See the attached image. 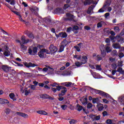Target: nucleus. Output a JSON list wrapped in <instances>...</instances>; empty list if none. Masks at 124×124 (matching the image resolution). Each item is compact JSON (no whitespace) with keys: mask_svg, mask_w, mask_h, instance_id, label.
Listing matches in <instances>:
<instances>
[{"mask_svg":"<svg viewBox=\"0 0 124 124\" xmlns=\"http://www.w3.org/2000/svg\"><path fill=\"white\" fill-rule=\"evenodd\" d=\"M74 59H77V60H80L81 62H76L75 63V64L76 66L78 67H79V66H81L82 64H85L87 62V60H88V58L87 56L84 55L82 56V58H81V56L79 55H75L74 56Z\"/></svg>","mask_w":124,"mask_h":124,"instance_id":"obj_1","label":"nucleus"},{"mask_svg":"<svg viewBox=\"0 0 124 124\" xmlns=\"http://www.w3.org/2000/svg\"><path fill=\"white\" fill-rule=\"evenodd\" d=\"M111 2V0H107L105 3L104 7L99 10L98 12L101 13L102 12H105V11H106L107 10L108 12H110V11L112 10V8L109 6H110Z\"/></svg>","mask_w":124,"mask_h":124,"instance_id":"obj_2","label":"nucleus"},{"mask_svg":"<svg viewBox=\"0 0 124 124\" xmlns=\"http://www.w3.org/2000/svg\"><path fill=\"white\" fill-rule=\"evenodd\" d=\"M91 92H93V93H98V94H101V95H103V96H104V97H107V98H109V97H110V95H109L108 93H105V92H103L100 90H97L91 88Z\"/></svg>","mask_w":124,"mask_h":124,"instance_id":"obj_3","label":"nucleus"},{"mask_svg":"<svg viewBox=\"0 0 124 124\" xmlns=\"http://www.w3.org/2000/svg\"><path fill=\"white\" fill-rule=\"evenodd\" d=\"M45 53H46V54H50L48 49H43L38 52V55L41 58H45V56L44 55Z\"/></svg>","mask_w":124,"mask_h":124,"instance_id":"obj_4","label":"nucleus"},{"mask_svg":"<svg viewBox=\"0 0 124 124\" xmlns=\"http://www.w3.org/2000/svg\"><path fill=\"white\" fill-rule=\"evenodd\" d=\"M28 53L31 56H34L35 55H36V54H37V47H32V49H31V47H30L28 49Z\"/></svg>","mask_w":124,"mask_h":124,"instance_id":"obj_5","label":"nucleus"},{"mask_svg":"<svg viewBox=\"0 0 124 124\" xmlns=\"http://www.w3.org/2000/svg\"><path fill=\"white\" fill-rule=\"evenodd\" d=\"M49 50L50 51V52L52 54H55V53H56V52H57V51H58V48H57V47L53 45H51L50 46H49Z\"/></svg>","mask_w":124,"mask_h":124,"instance_id":"obj_6","label":"nucleus"},{"mask_svg":"<svg viewBox=\"0 0 124 124\" xmlns=\"http://www.w3.org/2000/svg\"><path fill=\"white\" fill-rule=\"evenodd\" d=\"M66 44H67V42L66 41H63L62 43V45L60 46L59 52L60 53H62L64 49V46H66Z\"/></svg>","mask_w":124,"mask_h":124,"instance_id":"obj_7","label":"nucleus"},{"mask_svg":"<svg viewBox=\"0 0 124 124\" xmlns=\"http://www.w3.org/2000/svg\"><path fill=\"white\" fill-rule=\"evenodd\" d=\"M67 92V89H66V88L63 87L61 90V93L59 94V96L60 97H62V96H63L64 94H65V93Z\"/></svg>","mask_w":124,"mask_h":124,"instance_id":"obj_8","label":"nucleus"},{"mask_svg":"<svg viewBox=\"0 0 124 124\" xmlns=\"http://www.w3.org/2000/svg\"><path fill=\"white\" fill-rule=\"evenodd\" d=\"M21 42L23 44H27V43H29L30 40L28 39H26V37L25 36H22L21 38Z\"/></svg>","mask_w":124,"mask_h":124,"instance_id":"obj_9","label":"nucleus"},{"mask_svg":"<svg viewBox=\"0 0 124 124\" xmlns=\"http://www.w3.org/2000/svg\"><path fill=\"white\" fill-rule=\"evenodd\" d=\"M1 69L3 70L5 72H8L10 70V67H8V66L5 65H2L1 67Z\"/></svg>","mask_w":124,"mask_h":124,"instance_id":"obj_10","label":"nucleus"},{"mask_svg":"<svg viewBox=\"0 0 124 124\" xmlns=\"http://www.w3.org/2000/svg\"><path fill=\"white\" fill-rule=\"evenodd\" d=\"M24 65L26 67H35V66H37V65H36L34 63H32L31 62L27 63L25 62L24 63Z\"/></svg>","mask_w":124,"mask_h":124,"instance_id":"obj_11","label":"nucleus"},{"mask_svg":"<svg viewBox=\"0 0 124 124\" xmlns=\"http://www.w3.org/2000/svg\"><path fill=\"white\" fill-rule=\"evenodd\" d=\"M79 100L83 105H86L88 103L87 97H82Z\"/></svg>","mask_w":124,"mask_h":124,"instance_id":"obj_12","label":"nucleus"},{"mask_svg":"<svg viewBox=\"0 0 124 124\" xmlns=\"http://www.w3.org/2000/svg\"><path fill=\"white\" fill-rule=\"evenodd\" d=\"M9 103V101L5 99L0 98V104H7Z\"/></svg>","mask_w":124,"mask_h":124,"instance_id":"obj_13","label":"nucleus"},{"mask_svg":"<svg viewBox=\"0 0 124 124\" xmlns=\"http://www.w3.org/2000/svg\"><path fill=\"white\" fill-rule=\"evenodd\" d=\"M86 1L84 2V5H88V4H90L91 3L95 4L94 1L92 0H85Z\"/></svg>","mask_w":124,"mask_h":124,"instance_id":"obj_14","label":"nucleus"},{"mask_svg":"<svg viewBox=\"0 0 124 124\" xmlns=\"http://www.w3.org/2000/svg\"><path fill=\"white\" fill-rule=\"evenodd\" d=\"M81 46H83V44L80 43L78 44V46H75L74 48L76 49L78 52H80V48H81Z\"/></svg>","mask_w":124,"mask_h":124,"instance_id":"obj_15","label":"nucleus"},{"mask_svg":"<svg viewBox=\"0 0 124 124\" xmlns=\"http://www.w3.org/2000/svg\"><path fill=\"white\" fill-rule=\"evenodd\" d=\"M66 16L68 17V20H73V19H74V18H75V16L70 14V13L67 14Z\"/></svg>","mask_w":124,"mask_h":124,"instance_id":"obj_16","label":"nucleus"},{"mask_svg":"<svg viewBox=\"0 0 124 124\" xmlns=\"http://www.w3.org/2000/svg\"><path fill=\"white\" fill-rule=\"evenodd\" d=\"M16 115H17V116H21V117H23V118H28V117H29L27 114L21 112H16Z\"/></svg>","mask_w":124,"mask_h":124,"instance_id":"obj_17","label":"nucleus"},{"mask_svg":"<svg viewBox=\"0 0 124 124\" xmlns=\"http://www.w3.org/2000/svg\"><path fill=\"white\" fill-rule=\"evenodd\" d=\"M6 1L7 2H10V4H11V5H15V4H16V1H15V0H6Z\"/></svg>","mask_w":124,"mask_h":124,"instance_id":"obj_18","label":"nucleus"},{"mask_svg":"<svg viewBox=\"0 0 124 124\" xmlns=\"http://www.w3.org/2000/svg\"><path fill=\"white\" fill-rule=\"evenodd\" d=\"M112 47L114 49H120L121 48V46L120 45V44H119L118 43H114L112 45Z\"/></svg>","mask_w":124,"mask_h":124,"instance_id":"obj_19","label":"nucleus"},{"mask_svg":"<svg viewBox=\"0 0 124 124\" xmlns=\"http://www.w3.org/2000/svg\"><path fill=\"white\" fill-rule=\"evenodd\" d=\"M37 113L38 114H40L41 115H45L46 116L48 115V113L44 110H39L37 111Z\"/></svg>","mask_w":124,"mask_h":124,"instance_id":"obj_20","label":"nucleus"},{"mask_svg":"<svg viewBox=\"0 0 124 124\" xmlns=\"http://www.w3.org/2000/svg\"><path fill=\"white\" fill-rule=\"evenodd\" d=\"M90 117V118H92V119L95 118L96 121H99V120H100V115L95 116L94 115H91Z\"/></svg>","mask_w":124,"mask_h":124,"instance_id":"obj_21","label":"nucleus"},{"mask_svg":"<svg viewBox=\"0 0 124 124\" xmlns=\"http://www.w3.org/2000/svg\"><path fill=\"white\" fill-rule=\"evenodd\" d=\"M98 111H102L104 109L103 105L101 104H98L97 105Z\"/></svg>","mask_w":124,"mask_h":124,"instance_id":"obj_22","label":"nucleus"},{"mask_svg":"<svg viewBox=\"0 0 124 124\" xmlns=\"http://www.w3.org/2000/svg\"><path fill=\"white\" fill-rule=\"evenodd\" d=\"M94 8V6H91L88 8V10L87 11L88 14H91L92 12H93V10Z\"/></svg>","mask_w":124,"mask_h":124,"instance_id":"obj_23","label":"nucleus"},{"mask_svg":"<svg viewBox=\"0 0 124 124\" xmlns=\"http://www.w3.org/2000/svg\"><path fill=\"white\" fill-rule=\"evenodd\" d=\"M25 95H28V94L31 93V89H29V88H26L24 90Z\"/></svg>","mask_w":124,"mask_h":124,"instance_id":"obj_24","label":"nucleus"},{"mask_svg":"<svg viewBox=\"0 0 124 124\" xmlns=\"http://www.w3.org/2000/svg\"><path fill=\"white\" fill-rule=\"evenodd\" d=\"M9 96L11 99H13V100H16L17 98H16V97H15V94L14 93H11L9 94Z\"/></svg>","mask_w":124,"mask_h":124,"instance_id":"obj_25","label":"nucleus"},{"mask_svg":"<svg viewBox=\"0 0 124 124\" xmlns=\"http://www.w3.org/2000/svg\"><path fill=\"white\" fill-rule=\"evenodd\" d=\"M31 11H33L32 12L34 14H37L38 13V8L35 7L34 9H31Z\"/></svg>","mask_w":124,"mask_h":124,"instance_id":"obj_26","label":"nucleus"},{"mask_svg":"<svg viewBox=\"0 0 124 124\" xmlns=\"http://www.w3.org/2000/svg\"><path fill=\"white\" fill-rule=\"evenodd\" d=\"M61 36L63 38H64L67 36V34L65 32H62L60 33Z\"/></svg>","mask_w":124,"mask_h":124,"instance_id":"obj_27","label":"nucleus"},{"mask_svg":"<svg viewBox=\"0 0 124 124\" xmlns=\"http://www.w3.org/2000/svg\"><path fill=\"white\" fill-rule=\"evenodd\" d=\"M48 69H51V70H54V69L51 68V67L50 66H48L47 68H44L43 69V71H44V72H46V71H48Z\"/></svg>","mask_w":124,"mask_h":124,"instance_id":"obj_28","label":"nucleus"},{"mask_svg":"<svg viewBox=\"0 0 124 124\" xmlns=\"http://www.w3.org/2000/svg\"><path fill=\"white\" fill-rule=\"evenodd\" d=\"M106 51L107 53H110V52L112 51V49H111V47L108 46H107V47H106Z\"/></svg>","mask_w":124,"mask_h":124,"instance_id":"obj_29","label":"nucleus"},{"mask_svg":"<svg viewBox=\"0 0 124 124\" xmlns=\"http://www.w3.org/2000/svg\"><path fill=\"white\" fill-rule=\"evenodd\" d=\"M3 55L5 57H8L9 56H10V52L7 51H5L3 53Z\"/></svg>","mask_w":124,"mask_h":124,"instance_id":"obj_30","label":"nucleus"},{"mask_svg":"<svg viewBox=\"0 0 124 124\" xmlns=\"http://www.w3.org/2000/svg\"><path fill=\"white\" fill-rule=\"evenodd\" d=\"M63 88V86H59L58 85L56 87V91H58L59 92H60V91H61V90H62Z\"/></svg>","mask_w":124,"mask_h":124,"instance_id":"obj_31","label":"nucleus"},{"mask_svg":"<svg viewBox=\"0 0 124 124\" xmlns=\"http://www.w3.org/2000/svg\"><path fill=\"white\" fill-rule=\"evenodd\" d=\"M92 102L94 104L98 102V98H94L92 100Z\"/></svg>","mask_w":124,"mask_h":124,"instance_id":"obj_32","label":"nucleus"},{"mask_svg":"<svg viewBox=\"0 0 124 124\" xmlns=\"http://www.w3.org/2000/svg\"><path fill=\"white\" fill-rule=\"evenodd\" d=\"M67 105H63L62 106H61V108H62V110H66L67 108Z\"/></svg>","mask_w":124,"mask_h":124,"instance_id":"obj_33","label":"nucleus"},{"mask_svg":"<svg viewBox=\"0 0 124 124\" xmlns=\"http://www.w3.org/2000/svg\"><path fill=\"white\" fill-rule=\"evenodd\" d=\"M118 72L121 73V74H124V70H123V68H119L118 69Z\"/></svg>","mask_w":124,"mask_h":124,"instance_id":"obj_34","label":"nucleus"},{"mask_svg":"<svg viewBox=\"0 0 124 124\" xmlns=\"http://www.w3.org/2000/svg\"><path fill=\"white\" fill-rule=\"evenodd\" d=\"M5 113L6 114V115H9V114H10V109L9 108H6L4 110Z\"/></svg>","mask_w":124,"mask_h":124,"instance_id":"obj_35","label":"nucleus"},{"mask_svg":"<svg viewBox=\"0 0 124 124\" xmlns=\"http://www.w3.org/2000/svg\"><path fill=\"white\" fill-rule=\"evenodd\" d=\"M20 48L22 49V50H26L27 49V46L22 44V43H20Z\"/></svg>","mask_w":124,"mask_h":124,"instance_id":"obj_36","label":"nucleus"},{"mask_svg":"<svg viewBox=\"0 0 124 124\" xmlns=\"http://www.w3.org/2000/svg\"><path fill=\"white\" fill-rule=\"evenodd\" d=\"M70 124H75L77 123V121L75 120H71L69 121Z\"/></svg>","mask_w":124,"mask_h":124,"instance_id":"obj_37","label":"nucleus"},{"mask_svg":"<svg viewBox=\"0 0 124 124\" xmlns=\"http://www.w3.org/2000/svg\"><path fill=\"white\" fill-rule=\"evenodd\" d=\"M77 108H78V111H81V110L83 109V107H82L81 106H80L79 105H78Z\"/></svg>","mask_w":124,"mask_h":124,"instance_id":"obj_38","label":"nucleus"},{"mask_svg":"<svg viewBox=\"0 0 124 124\" xmlns=\"http://www.w3.org/2000/svg\"><path fill=\"white\" fill-rule=\"evenodd\" d=\"M62 11V10L60 8H58L55 10V12L56 13H61Z\"/></svg>","mask_w":124,"mask_h":124,"instance_id":"obj_39","label":"nucleus"},{"mask_svg":"<svg viewBox=\"0 0 124 124\" xmlns=\"http://www.w3.org/2000/svg\"><path fill=\"white\" fill-rule=\"evenodd\" d=\"M106 123L107 124H112V120L108 119V120H106Z\"/></svg>","mask_w":124,"mask_h":124,"instance_id":"obj_40","label":"nucleus"},{"mask_svg":"<svg viewBox=\"0 0 124 124\" xmlns=\"http://www.w3.org/2000/svg\"><path fill=\"white\" fill-rule=\"evenodd\" d=\"M105 42H106V43H108L107 44V46H108L109 45H110V39H109L108 38L106 39Z\"/></svg>","mask_w":124,"mask_h":124,"instance_id":"obj_41","label":"nucleus"},{"mask_svg":"<svg viewBox=\"0 0 124 124\" xmlns=\"http://www.w3.org/2000/svg\"><path fill=\"white\" fill-rule=\"evenodd\" d=\"M114 31L116 32H119L120 31V28L118 27H114Z\"/></svg>","mask_w":124,"mask_h":124,"instance_id":"obj_42","label":"nucleus"},{"mask_svg":"<svg viewBox=\"0 0 124 124\" xmlns=\"http://www.w3.org/2000/svg\"><path fill=\"white\" fill-rule=\"evenodd\" d=\"M93 75L94 77V78H95V79H98V77H94V76H98V74H97L96 73L94 72V73H93Z\"/></svg>","mask_w":124,"mask_h":124,"instance_id":"obj_43","label":"nucleus"},{"mask_svg":"<svg viewBox=\"0 0 124 124\" xmlns=\"http://www.w3.org/2000/svg\"><path fill=\"white\" fill-rule=\"evenodd\" d=\"M71 86H72V83L66 82V87H71Z\"/></svg>","mask_w":124,"mask_h":124,"instance_id":"obj_44","label":"nucleus"},{"mask_svg":"<svg viewBox=\"0 0 124 124\" xmlns=\"http://www.w3.org/2000/svg\"><path fill=\"white\" fill-rule=\"evenodd\" d=\"M101 55L102 57H105V56H106V52H105L104 50H102V51H101Z\"/></svg>","mask_w":124,"mask_h":124,"instance_id":"obj_45","label":"nucleus"},{"mask_svg":"<svg viewBox=\"0 0 124 124\" xmlns=\"http://www.w3.org/2000/svg\"><path fill=\"white\" fill-rule=\"evenodd\" d=\"M92 107H93V104H92L91 103H88L87 105V108L88 109H90V108H92Z\"/></svg>","mask_w":124,"mask_h":124,"instance_id":"obj_46","label":"nucleus"},{"mask_svg":"<svg viewBox=\"0 0 124 124\" xmlns=\"http://www.w3.org/2000/svg\"><path fill=\"white\" fill-rule=\"evenodd\" d=\"M97 27V28H101V27H102V22L98 23Z\"/></svg>","mask_w":124,"mask_h":124,"instance_id":"obj_47","label":"nucleus"},{"mask_svg":"<svg viewBox=\"0 0 124 124\" xmlns=\"http://www.w3.org/2000/svg\"><path fill=\"white\" fill-rule=\"evenodd\" d=\"M59 85V84L55 82L54 83H52L50 85V86H52V87H58V85Z\"/></svg>","mask_w":124,"mask_h":124,"instance_id":"obj_48","label":"nucleus"},{"mask_svg":"<svg viewBox=\"0 0 124 124\" xmlns=\"http://www.w3.org/2000/svg\"><path fill=\"white\" fill-rule=\"evenodd\" d=\"M100 49L101 52H102V51H104V45H101L100 46Z\"/></svg>","mask_w":124,"mask_h":124,"instance_id":"obj_49","label":"nucleus"},{"mask_svg":"<svg viewBox=\"0 0 124 124\" xmlns=\"http://www.w3.org/2000/svg\"><path fill=\"white\" fill-rule=\"evenodd\" d=\"M118 65L119 66H123V62L122 61H119L118 62Z\"/></svg>","mask_w":124,"mask_h":124,"instance_id":"obj_50","label":"nucleus"},{"mask_svg":"<svg viewBox=\"0 0 124 124\" xmlns=\"http://www.w3.org/2000/svg\"><path fill=\"white\" fill-rule=\"evenodd\" d=\"M79 27H78L77 26H75L73 28V31H77V30H78Z\"/></svg>","mask_w":124,"mask_h":124,"instance_id":"obj_51","label":"nucleus"},{"mask_svg":"<svg viewBox=\"0 0 124 124\" xmlns=\"http://www.w3.org/2000/svg\"><path fill=\"white\" fill-rule=\"evenodd\" d=\"M103 102L104 103H106L107 104H108V103H109V101H108L107 99H103Z\"/></svg>","mask_w":124,"mask_h":124,"instance_id":"obj_52","label":"nucleus"},{"mask_svg":"<svg viewBox=\"0 0 124 124\" xmlns=\"http://www.w3.org/2000/svg\"><path fill=\"white\" fill-rule=\"evenodd\" d=\"M69 6H70L69 5H68V4H66L64 5V9H67V8H68V7H69Z\"/></svg>","mask_w":124,"mask_h":124,"instance_id":"obj_53","label":"nucleus"},{"mask_svg":"<svg viewBox=\"0 0 124 124\" xmlns=\"http://www.w3.org/2000/svg\"><path fill=\"white\" fill-rule=\"evenodd\" d=\"M116 39H117L118 41L120 42L121 41L122 38L121 37V36H117ZM122 40H123V39H122Z\"/></svg>","mask_w":124,"mask_h":124,"instance_id":"obj_54","label":"nucleus"},{"mask_svg":"<svg viewBox=\"0 0 124 124\" xmlns=\"http://www.w3.org/2000/svg\"><path fill=\"white\" fill-rule=\"evenodd\" d=\"M28 36H29V37H30V38H34V37H33V34H32V33H30V34H29L28 35Z\"/></svg>","mask_w":124,"mask_h":124,"instance_id":"obj_55","label":"nucleus"},{"mask_svg":"<svg viewBox=\"0 0 124 124\" xmlns=\"http://www.w3.org/2000/svg\"><path fill=\"white\" fill-rule=\"evenodd\" d=\"M13 12L15 13V14H16V15H17L18 16H20L21 15L20 14V13L18 12H16L15 11H13Z\"/></svg>","mask_w":124,"mask_h":124,"instance_id":"obj_56","label":"nucleus"},{"mask_svg":"<svg viewBox=\"0 0 124 124\" xmlns=\"http://www.w3.org/2000/svg\"><path fill=\"white\" fill-rule=\"evenodd\" d=\"M96 69H97V70H101V67L100 66L97 65L96 66Z\"/></svg>","mask_w":124,"mask_h":124,"instance_id":"obj_57","label":"nucleus"},{"mask_svg":"<svg viewBox=\"0 0 124 124\" xmlns=\"http://www.w3.org/2000/svg\"><path fill=\"white\" fill-rule=\"evenodd\" d=\"M72 31V28L71 27H69L67 29V32H70Z\"/></svg>","mask_w":124,"mask_h":124,"instance_id":"obj_58","label":"nucleus"},{"mask_svg":"<svg viewBox=\"0 0 124 124\" xmlns=\"http://www.w3.org/2000/svg\"><path fill=\"white\" fill-rule=\"evenodd\" d=\"M112 67L113 69H116V68H117V64H116L115 63L112 64Z\"/></svg>","mask_w":124,"mask_h":124,"instance_id":"obj_59","label":"nucleus"},{"mask_svg":"<svg viewBox=\"0 0 124 124\" xmlns=\"http://www.w3.org/2000/svg\"><path fill=\"white\" fill-rule=\"evenodd\" d=\"M1 31H2V33H3V34H5L6 35H8V33L6 31H5L4 30H2Z\"/></svg>","mask_w":124,"mask_h":124,"instance_id":"obj_60","label":"nucleus"},{"mask_svg":"<svg viewBox=\"0 0 124 124\" xmlns=\"http://www.w3.org/2000/svg\"><path fill=\"white\" fill-rule=\"evenodd\" d=\"M116 72H117L116 70H113L112 71L111 73H112V75H115V74H116Z\"/></svg>","mask_w":124,"mask_h":124,"instance_id":"obj_61","label":"nucleus"},{"mask_svg":"<svg viewBox=\"0 0 124 124\" xmlns=\"http://www.w3.org/2000/svg\"><path fill=\"white\" fill-rule=\"evenodd\" d=\"M18 18L21 22H25V20H23V18H22V16H21V15L18 16Z\"/></svg>","mask_w":124,"mask_h":124,"instance_id":"obj_62","label":"nucleus"},{"mask_svg":"<svg viewBox=\"0 0 124 124\" xmlns=\"http://www.w3.org/2000/svg\"><path fill=\"white\" fill-rule=\"evenodd\" d=\"M124 53H120L119 54V58H123V57H124Z\"/></svg>","mask_w":124,"mask_h":124,"instance_id":"obj_63","label":"nucleus"},{"mask_svg":"<svg viewBox=\"0 0 124 124\" xmlns=\"http://www.w3.org/2000/svg\"><path fill=\"white\" fill-rule=\"evenodd\" d=\"M35 87H36L35 85H31V89L32 90H35Z\"/></svg>","mask_w":124,"mask_h":124,"instance_id":"obj_64","label":"nucleus"}]
</instances>
